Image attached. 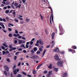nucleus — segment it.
<instances>
[{
  "label": "nucleus",
  "mask_w": 77,
  "mask_h": 77,
  "mask_svg": "<svg viewBox=\"0 0 77 77\" xmlns=\"http://www.w3.org/2000/svg\"><path fill=\"white\" fill-rule=\"evenodd\" d=\"M33 44V42L31 41L30 42V45H32Z\"/></svg>",
  "instance_id": "obj_47"
},
{
  "label": "nucleus",
  "mask_w": 77,
  "mask_h": 77,
  "mask_svg": "<svg viewBox=\"0 0 77 77\" xmlns=\"http://www.w3.org/2000/svg\"><path fill=\"white\" fill-rule=\"evenodd\" d=\"M50 47V45H48V46H46V48H48Z\"/></svg>",
  "instance_id": "obj_46"
},
{
  "label": "nucleus",
  "mask_w": 77,
  "mask_h": 77,
  "mask_svg": "<svg viewBox=\"0 0 77 77\" xmlns=\"http://www.w3.org/2000/svg\"><path fill=\"white\" fill-rule=\"evenodd\" d=\"M37 50H38V48H37V47H35L34 48V51L35 53Z\"/></svg>",
  "instance_id": "obj_16"
},
{
  "label": "nucleus",
  "mask_w": 77,
  "mask_h": 77,
  "mask_svg": "<svg viewBox=\"0 0 77 77\" xmlns=\"http://www.w3.org/2000/svg\"><path fill=\"white\" fill-rule=\"evenodd\" d=\"M25 42H26V41L22 40V44H24Z\"/></svg>",
  "instance_id": "obj_45"
},
{
  "label": "nucleus",
  "mask_w": 77,
  "mask_h": 77,
  "mask_svg": "<svg viewBox=\"0 0 77 77\" xmlns=\"http://www.w3.org/2000/svg\"><path fill=\"white\" fill-rule=\"evenodd\" d=\"M4 67L5 70L7 71H9V67H8L7 66H4Z\"/></svg>",
  "instance_id": "obj_7"
},
{
  "label": "nucleus",
  "mask_w": 77,
  "mask_h": 77,
  "mask_svg": "<svg viewBox=\"0 0 77 77\" xmlns=\"http://www.w3.org/2000/svg\"><path fill=\"white\" fill-rule=\"evenodd\" d=\"M48 68L50 69H52V64L51 63L49 66H48Z\"/></svg>",
  "instance_id": "obj_12"
},
{
  "label": "nucleus",
  "mask_w": 77,
  "mask_h": 77,
  "mask_svg": "<svg viewBox=\"0 0 77 77\" xmlns=\"http://www.w3.org/2000/svg\"><path fill=\"white\" fill-rule=\"evenodd\" d=\"M20 47H23V48H26L25 46L23 44H21V45L20 46Z\"/></svg>",
  "instance_id": "obj_23"
},
{
  "label": "nucleus",
  "mask_w": 77,
  "mask_h": 77,
  "mask_svg": "<svg viewBox=\"0 0 77 77\" xmlns=\"http://www.w3.org/2000/svg\"><path fill=\"white\" fill-rule=\"evenodd\" d=\"M64 53H65V52L64 51H62L60 52V54H64Z\"/></svg>",
  "instance_id": "obj_38"
},
{
  "label": "nucleus",
  "mask_w": 77,
  "mask_h": 77,
  "mask_svg": "<svg viewBox=\"0 0 77 77\" xmlns=\"http://www.w3.org/2000/svg\"><path fill=\"white\" fill-rule=\"evenodd\" d=\"M19 53H20V52H17L16 53L15 55H17Z\"/></svg>",
  "instance_id": "obj_55"
},
{
  "label": "nucleus",
  "mask_w": 77,
  "mask_h": 77,
  "mask_svg": "<svg viewBox=\"0 0 77 77\" xmlns=\"http://www.w3.org/2000/svg\"><path fill=\"white\" fill-rule=\"evenodd\" d=\"M54 52H55V53H59L60 51L59 50V48H57L56 49L54 50Z\"/></svg>",
  "instance_id": "obj_5"
},
{
  "label": "nucleus",
  "mask_w": 77,
  "mask_h": 77,
  "mask_svg": "<svg viewBox=\"0 0 77 77\" xmlns=\"http://www.w3.org/2000/svg\"><path fill=\"white\" fill-rule=\"evenodd\" d=\"M55 57H56L55 59H56L58 60V59H59V56H58L57 54H55Z\"/></svg>",
  "instance_id": "obj_18"
},
{
  "label": "nucleus",
  "mask_w": 77,
  "mask_h": 77,
  "mask_svg": "<svg viewBox=\"0 0 77 77\" xmlns=\"http://www.w3.org/2000/svg\"><path fill=\"white\" fill-rule=\"evenodd\" d=\"M51 17H52V22H53V14H51L50 17V23L51 24H52V22H51Z\"/></svg>",
  "instance_id": "obj_3"
},
{
  "label": "nucleus",
  "mask_w": 77,
  "mask_h": 77,
  "mask_svg": "<svg viewBox=\"0 0 77 77\" xmlns=\"http://www.w3.org/2000/svg\"><path fill=\"white\" fill-rule=\"evenodd\" d=\"M6 60L8 62H11V60L9 58H7Z\"/></svg>",
  "instance_id": "obj_25"
},
{
  "label": "nucleus",
  "mask_w": 77,
  "mask_h": 77,
  "mask_svg": "<svg viewBox=\"0 0 77 77\" xmlns=\"http://www.w3.org/2000/svg\"><path fill=\"white\" fill-rule=\"evenodd\" d=\"M31 52L32 53V54H34L35 52H34V50L33 49H32L31 50Z\"/></svg>",
  "instance_id": "obj_31"
},
{
  "label": "nucleus",
  "mask_w": 77,
  "mask_h": 77,
  "mask_svg": "<svg viewBox=\"0 0 77 77\" xmlns=\"http://www.w3.org/2000/svg\"><path fill=\"white\" fill-rule=\"evenodd\" d=\"M4 32L5 33H6L7 32L5 30V29H2Z\"/></svg>",
  "instance_id": "obj_62"
},
{
  "label": "nucleus",
  "mask_w": 77,
  "mask_h": 77,
  "mask_svg": "<svg viewBox=\"0 0 77 77\" xmlns=\"http://www.w3.org/2000/svg\"><path fill=\"white\" fill-rule=\"evenodd\" d=\"M3 45H4V46H5V47H8V46L7 45H6V43H4L3 44Z\"/></svg>",
  "instance_id": "obj_22"
},
{
  "label": "nucleus",
  "mask_w": 77,
  "mask_h": 77,
  "mask_svg": "<svg viewBox=\"0 0 77 77\" xmlns=\"http://www.w3.org/2000/svg\"><path fill=\"white\" fill-rule=\"evenodd\" d=\"M48 74L50 75H51V74H52V71H49Z\"/></svg>",
  "instance_id": "obj_30"
},
{
  "label": "nucleus",
  "mask_w": 77,
  "mask_h": 77,
  "mask_svg": "<svg viewBox=\"0 0 77 77\" xmlns=\"http://www.w3.org/2000/svg\"><path fill=\"white\" fill-rule=\"evenodd\" d=\"M17 18H19V19H20V20H23V18L20 17H18Z\"/></svg>",
  "instance_id": "obj_48"
},
{
  "label": "nucleus",
  "mask_w": 77,
  "mask_h": 77,
  "mask_svg": "<svg viewBox=\"0 0 77 77\" xmlns=\"http://www.w3.org/2000/svg\"><path fill=\"white\" fill-rule=\"evenodd\" d=\"M55 44V43H54L51 46V48H53V47H54V44Z\"/></svg>",
  "instance_id": "obj_44"
},
{
  "label": "nucleus",
  "mask_w": 77,
  "mask_h": 77,
  "mask_svg": "<svg viewBox=\"0 0 77 77\" xmlns=\"http://www.w3.org/2000/svg\"><path fill=\"white\" fill-rule=\"evenodd\" d=\"M23 53H26L27 52V51L26 50H24L23 51Z\"/></svg>",
  "instance_id": "obj_60"
},
{
  "label": "nucleus",
  "mask_w": 77,
  "mask_h": 77,
  "mask_svg": "<svg viewBox=\"0 0 77 77\" xmlns=\"http://www.w3.org/2000/svg\"><path fill=\"white\" fill-rule=\"evenodd\" d=\"M6 14H8L9 12V11L8 10H6L5 11Z\"/></svg>",
  "instance_id": "obj_41"
},
{
  "label": "nucleus",
  "mask_w": 77,
  "mask_h": 77,
  "mask_svg": "<svg viewBox=\"0 0 77 77\" xmlns=\"http://www.w3.org/2000/svg\"><path fill=\"white\" fill-rule=\"evenodd\" d=\"M15 44H17V42H18L17 41V40H15L14 41Z\"/></svg>",
  "instance_id": "obj_53"
},
{
  "label": "nucleus",
  "mask_w": 77,
  "mask_h": 77,
  "mask_svg": "<svg viewBox=\"0 0 77 77\" xmlns=\"http://www.w3.org/2000/svg\"><path fill=\"white\" fill-rule=\"evenodd\" d=\"M36 53L37 54H39L40 53H41V52L40 51H38Z\"/></svg>",
  "instance_id": "obj_39"
},
{
  "label": "nucleus",
  "mask_w": 77,
  "mask_h": 77,
  "mask_svg": "<svg viewBox=\"0 0 77 77\" xmlns=\"http://www.w3.org/2000/svg\"><path fill=\"white\" fill-rule=\"evenodd\" d=\"M69 51H70L71 52H72L73 53H75V50H73L72 49H70L69 50Z\"/></svg>",
  "instance_id": "obj_9"
},
{
  "label": "nucleus",
  "mask_w": 77,
  "mask_h": 77,
  "mask_svg": "<svg viewBox=\"0 0 77 77\" xmlns=\"http://www.w3.org/2000/svg\"><path fill=\"white\" fill-rule=\"evenodd\" d=\"M15 68H16V65H14L13 66V69H15Z\"/></svg>",
  "instance_id": "obj_56"
},
{
  "label": "nucleus",
  "mask_w": 77,
  "mask_h": 77,
  "mask_svg": "<svg viewBox=\"0 0 77 77\" xmlns=\"http://www.w3.org/2000/svg\"><path fill=\"white\" fill-rule=\"evenodd\" d=\"M4 72L5 75L7 76V72L6 71H4Z\"/></svg>",
  "instance_id": "obj_24"
},
{
  "label": "nucleus",
  "mask_w": 77,
  "mask_h": 77,
  "mask_svg": "<svg viewBox=\"0 0 77 77\" xmlns=\"http://www.w3.org/2000/svg\"><path fill=\"white\" fill-rule=\"evenodd\" d=\"M22 39H24V40H26V38H24V37H22Z\"/></svg>",
  "instance_id": "obj_59"
},
{
  "label": "nucleus",
  "mask_w": 77,
  "mask_h": 77,
  "mask_svg": "<svg viewBox=\"0 0 77 77\" xmlns=\"http://www.w3.org/2000/svg\"><path fill=\"white\" fill-rule=\"evenodd\" d=\"M22 73L24 75H27V74H26V73L25 72H23Z\"/></svg>",
  "instance_id": "obj_42"
},
{
  "label": "nucleus",
  "mask_w": 77,
  "mask_h": 77,
  "mask_svg": "<svg viewBox=\"0 0 77 77\" xmlns=\"http://www.w3.org/2000/svg\"><path fill=\"white\" fill-rule=\"evenodd\" d=\"M17 77H22V75H21L20 74H19L17 75Z\"/></svg>",
  "instance_id": "obj_34"
},
{
  "label": "nucleus",
  "mask_w": 77,
  "mask_h": 77,
  "mask_svg": "<svg viewBox=\"0 0 77 77\" xmlns=\"http://www.w3.org/2000/svg\"><path fill=\"white\" fill-rule=\"evenodd\" d=\"M39 15H40V16L41 17V19L42 20H44V17H43V16H42V14H40Z\"/></svg>",
  "instance_id": "obj_17"
},
{
  "label": "nucleus",
  "mask_w": 77,
  "mask_h": 77,
  "mask_svg": "<svg viewBox=\"0 0 77 77\" xmlns=\"http://www.w3.org/2000/svg\"><path fill=\"white\" fill-rule=\"evenodd\" d=\"M47 73H48V71H47V70H45V71H44L43 74H47Z\"/></svg>",
  "instance_id": "obj_26"
},
{
  "label": "nucleus",
  "mask_w": 77,
  "mask_h": 77,
  "mask_svg": "<svg viewBox=\"0 0 77 77\" xmlns=\"http://www.w3.org/2000/svg\"><path fill=\"white\" fill-rule=\"evenodd\" d=\"M26 47L27 48H29V45H26Z\"/></svg>",
  "instance_id": "obj_63"
},
{
  "label": "nucleus",
  "mask_w": 77,
  "mask_h": 77,
  "mask_svg": "<svg viewBox=\"0 0 77 77\" xmlns=\"http://www.w3.org/2000/svg\"><path fill=\"white\" fill-rule=\"evenodd\" d=\"M50 75L49 74H48L46 75L47 77H50Z\"/></svg>",
  "instance_id": "obj_51"
},
{
  "label": "nucleus",
  "mask_w": 77,
  "mask_h": 77,
  "mask_svg": "<svg viewBox=\"0 0 77 77\" xmlns=\"http://www.w3.org/2000/svg\"><path fill=\"white\" fill-rule=\"evenodd\" d=\"M2 53H3L2 55H5V53H6V51H3Z\"/></svg>",
  "instance_id": "obj_37"
},
{
  "label": "nucleus",
  "mask_w": 77,
  "mask_h": 77,
  "mask_svg": "<svg viewBox=\"0 0 77 77\" xmlns=\"http://www.w3.org/2000/svg\"><path fill=\"white\" fill-rule=\"evenodd\" d=\"M33 59H37V58H38V56L36 55H34L33 56H32V57H30V58H31L32 59H33Z\"/></svg>",
  "instance_id": "obj_8"
},
{
  "label": "nucleus",
  "mask_w": 77,
  "mask_h": 77,
  "mask_svg": "<svg viewBox=\"0 0 77 77\" xmlns=\"http://www.w3.org/2000/svg\"><path fill=\"white\" fill-rule=\"evenodd\" d=\"M17 69H16L15 70H13V72H14V74L16 75L17 73Z\"/></svg>",
  "instance_id": "obj_13"
},
{
  "label": "nucleus",
  "mask_w": 77,
  "mask_h": 77,
  "mask_svg": "<svg viewBox=\"0 0 77 77\" xmlns=\"http://www.w3.org/2000/svg\"><path fill=\"white\" fill-rule=\"evenodd\" d=\"M59 28L60 29V32H65V31L64 30V29H63V28L62 26L61 25H59Z\"/></svg>",
  "instance_id": "obj_4"
},
{
  "label": "nucleus",
  "mask_w": 77,
  "mask_h": 77,
  "mask_svg": "<svg viewBox=\"0 0 77 77\" xmlns=\"http://www.w3.org/2000/svg\"><path fill=\"white\" fill-rule=\"evenodd\" d=\"M9 25H8V26H10V25L11 26H12V27H13V26H14V25H13V24H12L11 23H9Z\"/></svg>",
  "instance_id": "obj_36"
},
{
  "label": "nucleus",
  "mask_w": 77,
  "mask_h": 77,
  "mask_svg": "<svg viewBox=\"0 0 77 77\" xmlns=\"http://www.w3.org/2000/svg\"><path fill=\"white\" fill-rule=\"evenodd\" d=\"M5 53L6 54H8V53H9V52L7 51Z\"/></svg>",
  "instance_id": "obj_57"
},
{
  "label": "nucleus",
  "mask_w": 77,
  "mask_h": 77,
  "mask_svg": "<svg viewBox=\"0 0 77 77\" xmlns=\"http://www.w3.org/2000/svg\"><path fill=\"white\" fill-rule=\"evenodd\" d=\"M54 35H55V33L54 32H53L52 34V39H53L54 37Z\"/></svg>",
  "instance_id": "obj_10"
},
{
  "label": "nucleus",
  "mask_w": 77,
  "mask_h": 77,
  "mask_svg": "<svg viewBox=\"0 0 77 77\" xmlns=\"http://www.w3.org/2000/svg\"><path fill=\"white\" fill-rule=\"evenodd\" d=\"M14 5H15V6H18V3H15L14 4Z\"/></svg>",
  "instance_id": "obj_54"
},
{
  "label": "nucleus",
  "mask_w": 77,
  "mask_h": 77,
  "mask_svg": "<svg viewBox=\"0 0 77 77\" xmlns=\"http://www.w3.org/2000/svg\"><path fill=\"white\" fill-rule=\"evenodd\" d=\"M2 48L3 50H5V48L3 46L2 47Z\"/></svg>",
  "instance_id": "obj_50"
},
{
  "label": "nucleus",
  "mask_w": 77,
  "mask_h": 77,
  "mask_svg": "<svg viewBox=\"0 0 77 77\" xmlns=\"http://www.w3.org/2000/svg\"><path fill=\"white\" fill-rule=\"evenodd\" d=\"M20 7H21V4H20L19 5L16 7V8H20Z\"/></svg>",
  "instance_id": "obj_29"
},
{
  "label": "nucleus",
  "mask_w": 77,
  "mask_h": 77,
  "mask_svg": "<svg viewBox=\"0 0 77 77\" xmlns=\"http://www.w3.org/2000/svg\"><path fill=\"white\" fill-rule=\"evenodd\" d=\"M13 50H15L17 49V48L16 47H14L12 48Z\"/></svg>",
  "instance_id": "obj_43"
},
{
  "label": "nucleus",
  "mask_w": 77,
  "mask_h": 77,
  "mask_svg": "<svg viewBox=\"0 0 77 77\" xmlns=\"http://www.w3.org/2000/svg\"><path fill=\"white\" fill-rule=\"evenodd\" d=\"M32 73L34 75H35V74L36 73V70L34 69L32 70Z\"/></svg>",
  "instance_id": "obj_11"
},
{
  "label": "nucleus",
  "mask_w": 77,
  "mask_h": 77,
  "mask_svg": "<svg viewBox=\"0 0 77 77\" xmlns=\"http://www.w3.org/2000/svg\"><path fill=\"white\" fill-rule=\"evenodd\" d=\"M39 50L40 51H42V49L41 48H39Z\"/></svg>",
  "instance_id": "obj_40"
},
{
  "label": "nucleus",
  "mask_w": 77,
  "mask_h": 77,
  "mask_svg": "<svg viewBox=\"0 0 77 77\" xmlns=\"http://www.w3.org/2000/svg\"><path fill=\"white\" fill-rule=\"evenodd\" d=\"M22 49L21 48H19V49H18L19 51H22Z\"/></svg>",
  "instance_id": "obj_64"
},
{
  "label": "nucleus",
  "mask_w": 77,
  "mask_h": 77,
  "mask_svg": "<svg viewBox=\"0 0 77 77\" xmlns=\"http://www.w3.org/2000/svg\"><path fill=\"white\" fill-rule=\"evenodd\" d=\"M42 64L38 65L37 67V69H39V68H40V67L41 66H42Z\"/></svg>",
  "instance_id": "obj_20"
},
{
  "label": "nucleus",
  "mask_w": 77,
  "mask_h": 77,
  "mask_svg": "<svg viewBox=\"0 0 77 77\" xmlns=\"http://www.w3.org/2000/svg\"><path fill=\"white\" fill-rule=\"evenodd\" d=\"M36 43H39L41 45H44V42L42 39H39V40H37Z\"/></svg>",
  "instance_id": "obj_1"
},
{
  "label": "nucleus",
  "mask_w": 77,
  "mask_h": 77,
  "mask_svg": "<svg viewBox=\"0 0 77 77\" xmlns=\"http://www.w3.org/2000/svg\"><path fill=\"white\" fill-rule=\"evenodd\" d=\"M8 36L9 37H12V35L11 33H10L9 34Z\"/></svg>",
  "instance_id": "obj_32"
},
{
  "label": "nucleus",
  "mask_w": 77,
  "mask_h": 77,
  "mask_svg": "<svg viewBox=\"0 0 77 77\" xmlns=\"http://www.w3.org/2000/svg\"><path fill=\"white\" fill-rule=\"evenodd\" d=\"M9 47L10 48H12V46L11 45H10Z\"/></svg>",
  "instance_id": "obj_61"
},
{
  "label": "nucleus",
  "mask_w": 77,
  "mask_h": 77,
  "mask_svg": "<svg viewBox=\"0 0 77 77\" xmlns=\"http://www.w3.org/2000/svg\"><path fill=\"white\" fill-rule=\"evenodd\" d=\"M46 52V50L45 49L42 55V57H44V54H45V53Z\"/></svg>",
  "instance_id": "obj_21"
},
{
  "label": "nucleus",
  "mask_w": 77,
  "mask_h": 77,
  "mask_svg": "<svg viewBox=\"0 0 77 77\" xmlns=\"http://www.w3.org/2000/svg\"><path fill=\"white\" fill-rule=\"evenodd\" d=\"M19 44H22V42L21 40H20L19 41Z\"/></svg>",
  "instance_id": "obj_33"
},
{
  "label": "nucleus",
  "mask_w": 77,
  "mask_h": 77,
  "mask_svg": "<svg viewBox=\"0 0 77 77\" xmlns=\"http://www.w3.org/2000/svg\"><path fill=\"white\" fill-rule=\"evenodd\" d=\"M53 70L55 72H57L59 70V68H56L55 67H53Z\"/></svg>",
  "instance_id": "obj_6"
},
{
  "label": "nucleus",
  "mask_w": 77,
  "mask_h": 77,
  "mask_svg": "<svg viewBox=\"0 0 77 77\" xmlns=\"http://www.w3.org/2000/svg\"><path fill=\"white\" fill-rule=\"evenodd\" d=\"M15 33L16 34H17V33H18V31L17 30H15Z\"/></svg>",
  "instance_id": "obj_49"
},
{
  "label": "nucleus",
  "mask_w": 77,
  "mask_h": 77,
  "mask_svg": "<svg viewBox=\"0 0 77 77\" xmlns=\"http://www.w3.org/2000/svg\"><path fill=\"white\" fill-rule=\"evenodd\" d=\"M72 48L75 49L77 48V47L75 45L72 46L71 47Z\"/></svg>",
  "instance_id": "obj_14"
},
{
  "label": "nucleus",
  "mask_w": 77,
  "mask_h": 77,
  "mask_svg": "<svg viewBox=\"0 0 77 77\" xmlns=\"http://www.w3.org/2000/svg\"><path fill=\"white\" fill-rule=\"evenodd\" d=\"M35 46H39V44L37 43L35 45Z\"/></svg>",
  "instance_id": "obj_52"
},
{
  "label": "nucleus",
  "mask_w": 77,
  "mask_h": 77,
  "mask_svg": "<svg viewBox=\"0 0 77 77\" xmlns=\"http://www.w3.org/2000/svg\"><path fill=\"white\" fill-rule=\"evenodd\" d=\"M57 65L59 67H63V62L62 61L58 62Z\"/></svg>",
  "instance_id": "obj_2"
},
{
  "label": "nucleus",
  "mask_w": 77,
  "mask_h": 77,
  "mask_svg": "<svg viewBox=\"0 0 77 77\" xmlns=\"http://www.w3.org/2000/svg\"><path fill=\"white\" fill-rule=\"evenodd\" d=\"M8 30L9 31H12V29L11 28H8Z\"/></svg>",
  "instance_id": "obj_58"
},
{
  "label": "nucleus",
  "mask_w": 77,
  "mask_h": 77,
  "mask_svg": "<svg viewBox=\"0 0 77 77\" xmlns=\"http://www.w3.org/2000/svg\"><path fill=\"white\" fill-rule=\"evenodd\" d=\"M30 19H28V18H27L26 19V22H28V21H30Z\"/></svg>",
  "instance_id": "obj_28"
},
{
  "label": "nucleus",
  "mask_w": 77,
  "mask_h": 77,
  "mask_svg": "<svg viewBox=\"0 0 77 77\" xmlns=\"http://www.w3.org/2000/svg\"><path fill=\"white\" fill-rule=\"evenodd\" d=\"M13 14L14 15V17H15V14H16V12H15V11H13Z\"/></svg>",
  "instance_id": "obj_35"
},
{
  "label": "nucleus",
  "mask_w": 77,
  "mask_h": 77,
  "mask_svg": "<svg viewBox=\"0 0 77 77\" xmlns=\"http://www.w3.org/2000/svg\"><path fill=\"white\" fill-rule=\"evenodd\" d=\"M67 76V72H65L63 74V77H66Z\"/></svg>",
  "instance_id": "obj_15"
},
{
  "label": "nucleus",
  "mask_w": 77,
  "mask_h": 77,
  "mask_svg": "<svg viewBox=\"0 0 77 77\" xmlns=\"http://www.w3.org/2000/svg\"><path fill=\"white\" fill-rule=\"evenodd\" d=\"M15 37H17V36H20V35L19 34H14L13 35Z\"/></svg>",
  "instance_id": "obj_19"
},
{
  "label": "nucleus",
  "mask_w": 77,
  "mask_h": 77,
  "mask_svg": "<svg viewBox=\"0 0 77 77\" xmlns=\"http://www.w3.org/2000/svg\"><path fill=\"white\" fill-rule=\"evenodd\" d=\"M64 32H60L59 33V35H63Z\"/></svg>",
  "instance_id": "obj_27"
}]
</instances>
